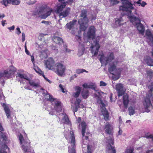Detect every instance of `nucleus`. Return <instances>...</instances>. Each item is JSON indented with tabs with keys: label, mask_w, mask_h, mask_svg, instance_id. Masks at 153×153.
I'll list each match as a JSON object with an SVG mask.
<instances>
[{
	"label": "nucleus",
	"mask_w": 153,
	"mask_h": 153,
	"mask_svg": "<svg viewBox=\"0 0 153 153\" xmlns=\"http://www.w3.org/2000/svg\"><path fill=\"white\" fill-rule=\"evenodd\" d=\"M95 28L93 26H91L88 28V32L87 35V36H84V39L85 42L86 43L90 44L89 41L91 39H92V40L94 42V43L92 44L91 48L93 49L94 48H96L95 51L92 49L91 50V53L94 54V56H96L98 54L99 50L100 48L98 42H97L96 40L94 38L95 36Z\"/></svg>",
	"instance_id": "nucleus-1"
},
{
	"label": "nucleus",
	"mask_w": 153,
	"mask_h": 153,
	"mask_svg": "<svg viewBox=\"0 0 153 153\" xmlns=\"http://www.w3.org/2000/svg\"><path fill=\"white\" fill-rule=\"evenodd\" d=\"M41 89L43 91V94L45 98L47 100L50 101L52 104H54V109L58 112H59L62 110L61 103L58 99L54 98L53 96L48 93L46 91H45L43 88Z\"/></svg>",
	"instance_id": "nucleus-2"
},
{
	"label": "nucleus",
	"mask_w": 153,
	"mask_h": 153,
	"mask_svg": "<svg viewBox=\"0 0 153 153\" xmlns=\"http://www.w3.org/2000/svg\"><path fill=\"white\" fill-rule=\"evenodd\" d=\"M151 85L148 86L149 88L150 89L149 93L146 96L143 102L145 111L147 112H149L150 109H152L153 108L150 100L153 99V96L152 94L153 90V82H151Z\"/></svg>",
	"instance_id": "nucleus-3"
},
{
	"label": "nucleus",
	"mask_w": 153,
	"mask_h": 153,
	"mask_svg": "<svg viewBox=\"0 0 153 153\" xmlns=\"http://www.w3.org/2000/svg\"><path fill=\"white\" fill-rule=\"evenodd\" d=\"M64 134L65 138L71 144V146H69L68 147L69 153H76L75 139L73 132L71 131H65Z\"/></svg>",
	"instance_id": "nucleus-4"
},
{
	"label": "nucleus",
	"mask_w": 153,
	"mask_h": 153,
	"mask_svg": "<svg viewBox=\"0 0 153 153\" xmlns=\"http://www.w3.org/2000/svg\"><path fill=\"white\" fill-rule=\"evenodd\" d=\"M87 10L83 9L81 11L80 16L83 17L79 19L78 22L80 25L79 29L80 30L85 31L88 26V19L87 17Z\"/></svg>",
	"instance_id": "nucleus-5"
},
{
	"label": "nucleus",
	"mask_w": 153,
	"mask_h": 153,
	"mask_svg": "<svg viewBox=\"0 0 153 153\" xmlns=\"http://www.w3.org/2000/svg\"><path fill=\"white\" fill-rule=\"evenodd\" d=\"M118 63L117 60L114 61L113 63L110 65L108 68V71L110 74L116 76L117 77L114 80L118 79L120 77V76L121 71V70L120 68H116V66Z\"/></svg>",
	"instance_id": "nucleus-6"
},
{
	"label": "nucleus",
	"mask_w": 153,
	"mask_h": 153,
	"mask_svg": "<svg viewBox=\"0 0 153 153\" xmlns=\"http://www.w3.org/2000/svg\"><path fill=\"white\" fill-rule=\"evenodd\" d=\"M53 10L47 6H43L40 7L38 11V13L41 16V18L45 19L48 16H50Z\"/></svg>",
	"instance_id": "nucleus-7"
},
{
	"label": "nucleus",
	"mask_w": 153,
	"mask_h": 153,
	"mask_svg": "<svg viewBox=\"0 0 153 153\" xmlns=\"http://www.w3.org/2000/svg\"><path fill=\"white\" fill-rule=\"evenodd\" d=\"M66 5V3H63L61 5H58L56 10V13H59V16L60 18L66 17L68 15L70 9L69 8H66L65 11L62 12Z\"/></svg>",
	"instance_id": "nucleus-8"
},
{
	"label": "nucleus",
	"mask_w": 153,
	"mask_h": 153,
	"mask_svg": "<svg viewBox=\"0 0 153 153\" xmlns=\"http://www.w3.org/2000/svg\"><path fill=\"white\" fill-rule=\"evenodd\" d=\"M19 138L22 149L23 151L31 149L30 146V141L27 138L24 139L23 136L20 134L19 136Z\"/></svg>",
	"instance_id": "nucleus-9"
},
{
	"label": "nucleus",
	"mask_w": 153,
	"mask_h": 153,
	"mask_svg": "<svg viewBox=\"0 0 153 153\" xmlns=\"http://www.w3.org/2000/svg\"><path fill=\"white\" fill-rule=\"evenodd\" d=\"M66 69V66L60 63H57L55 64L53 70L58 75L62 76L65 73Z\"/></svg>",
	"instance_id": "nucleus-10"
},
{
	"label": "nucleus",
	"mask_w": 153,
	"mask_h": 153,
	"mask_svg": "<svg viewBox=\"0 0 153 153\" xmlns=\"http://www.w3.org/2000/svg\"><path fill=\"white\" fill-rule=\"evenodd\" d=\"M114 59V56L113 53L111 52H109L106 56H105L104 55H101L99 60L102 64H105L106 65Z\"/></svg>",
	"instance_id": "nucleus-11"
},
{
	"label": "nucleus",
	"mask_w": 153,
	"mask_h": 153,
	"mask_svg": "<svg viewBox=\"0 0 153 153\" xmlns=\"http://www.w3.org/2000/svg\"><path fill=\"white\" fill-rule=\"evenodd\" d=\"M13 74V71L10 68L4 71L3 73H0V79H3V77L5 79H8Z\"/></svg>",
	"instance_id": "nucleus-12"
},
{
	"label": "nucleus",
	"mask_w": 153,
	"mask_h": 153,
	"mask_svg": "<svg viewBox=\"0 0 153 153\" xmlns=\"http://www.w3.org/2000/svg\"><path fill=\"white\" fill-rule=\"evenodd\" d=\"M54 63L55 62L52 58H50L45 61V64L46 68L53 71L55 65Z\"/></svg>",
	"instance_id": "nucleus-13"
},
{
	"label": "nucleus",
	"mask_w": 153,
	"mask_h": 153,
	"mask_svg": "<svg viewBox=\"0 0 153 153\" xmlns=\"http://www.w3.org/2000/svg\"><path fill=\"white\" fill-rule=\"evenodd\" d=\"M108 145L107 146L108 153H116V150L114 147L111 146V144H114V139L112 138H110L108 141Z\"/></svg>",
	"instance_id": "nucleus-14"
},
{
	"label": "nucleus",
	"mask_w": 153,
	"mask_h": 153,
	"mask_svg": "<svg viewBox=\"0 0 153 153\" xmlns=\"http://www.w3.org/2000/svg\"><path fill=\"white\" fill-rule=\"evenodd\" d=\"M116 89L118 93V96H120L123 95L126 91V89L123 88V85L121 83L117 84Z\"/></svg>",
	"instance_id": "nucleus-15"
},
{
	"label": "nucleus",
	"mask_w": 153,
	"mask_h": 153,
	"mask_svg": "<svg viewBox=\"0 0 153 153\" xmlns=\"http://www.w3.org/2000/svg\"><path fill=\"white\" fill-rule=\"evenodd\" d=\"M81 102V100L80 99L77 98L75 102L74 105L72 106L71 108L74 112V114L75 112L77 111L78 108L80 107L79 105Z\"/></svg>",
	"instance_id": "nucleus-16"
},
{
	"label": "nucleus",
	"mask_w": 153,
	"mask_h": 153,
	"mask_svg": "<svg viewBox=\"0 0 153 153\" xmlns=\"http://www.w3.org/2000/svg\"><path fill=\"white\" fill-rule=\"evenodd\" d=\"M130 100L128 98V96L127 94H124L123 96V103L125 108H127Z\"/></svg>",
	"instance_id": "nucleus-17"
},
{
	"label": "nucleus",
	"mask_w": 153,
	"mask_h": 153,
	"mask_svg": "<svg viewBox=\"0 0 153 153\" xmlns=\"http://www.w3.org/2000/svg\"><path fill=\"white\" fill-rule=\"evenodd\" d=\"M97 94H98V93H95L94 95V97L96 98L97 102L100 104V106L101 108H105V104L101 100L100 97Z\"/></svg>",
	"instance_id": "nucleus-18"
},
{
	"label": "nucleus",
	"mask_w": 153,
	"mask_h": 153,
	"mask_svg": "<svg viewBox=\"0 0 153 153\" xmlns=\"http://www.w3.org/2000/svg\"><path fill=\"white\" fill-rule=\"evenodd\" d=\"M62 118V123L71 125V123L69 121L67 115L65 113H62L59 114Z\"/></svg>",
	"instance_id": "nucleus-19"
},
{
	"label": "nucleus",
	"mask_w": 153,
	"mask_h": 153,
	"mask_svg": "<svg viewBox=\"0 0 153 153\" xmlns=\"http://www.w3.org/2000/svg\"><path fill=\"white\" fill-rule=\"evenodd\" d=\"M112 126L109 123H107L105 125V129L107 134L112 135Z\"/></svg>",
	"instance_id": "nucleus-20"
},
{
	"label": "nucleus",
	"mask_w": 153,
	"mask_h": 153,
	"mask_svg": "<svg viewBox=\"0 0 153 153\" xmlns=\"http://www.w3.org/2000/svg\"><path fill=\"white\" fill-rule=\"evenodd\" d=\"M84 45L79 42V48L77 53L78 56H80L82 55L84 53Z\"/></svg>",
	"instance_id": "nucleus-21"
},
{
	"label": "nucleus",
	"mask_w": 153,
	"mask_h": 153,
	"mask_svg": "<svg viewBox=\"0 0 153 153\" xmlns=\"http://www.w3.org/2000/svg\"><path fill=\"white\" fill-rule=\"evenodd\" d=\"M145 35L147 37V39L151 42L153 45V35L149 30L147 29L146 30L145 33Z\"/></svg>",
	"instance_id": "nucleus-22"
},
{
	"label": "nucleus",
	"mask_w": 153,
	"mask_h": 153,
	"mask_svg": "<svg viewBox=\"0 0 153 153\" xmlns=\"http://www.w3.org/2000/svg\"><path fill=\"white\" fill-rule=\"evenodd\" d=\"M137 27L139 33L143 35L144 34L145 29L143 25L140 23L137 24Z\"/></svg>",
	"instance_id": "nucleus-23"
},
{
	"label": "nucleus",
	"mask_w": 153,
	"mask_h": 153,
	"mask_svg": "<svg viewBox=\"0 0 153 153\" xmlns=\"http://www.w3.org/2000/svg\"><path fill=\"white\" fill-rule=\"evenodd\" d=\"M2 106L4 108V109L7 118H9L10 117V110L9 107L7 105L4 103H3Z\"/></svg>",
	"instance_id": "nucleus-24"
},
{
	"label": "nucleus",
	"mask_w": 153,
	"mask_h": 153,
	"mask_svg": "<svg viewBox=\"0 0 153 153\" xmlns=\"http://www.w3.org/2000/svg\"><path fill=\"white\" fill-rule=\"evenodd\" d=\"M53 40L56 44L60 45L63 43L62 39L60 37L56 36H54L53 38Z\"/></svg>",
	"instance_id": "nucleus-25"
},
{
	"label": "nucleus",
	"mask_w": 153,
	"mask_h": 153,
	"mask_svg": "<svg viewBox=\"0 0 153 153\" xmlns=\"http://www.w3.org/2000/svg\"><path fill=\"white\" fill-rule=\"evenodd\" d=\"M145 62L148 65L150 66H153V60L149 56H146L144 59Z\"/></svg>",
	"instance_id": "nucleus-26"
},
{
	"label": "nucleus",
	"mask_w": 153,
	"mask_h": 153,
	"mask_svg": "<svg viewBox=\"0 0 153 153\" xmlns=\"http://www.w3.org/2000/svg\"><path fill=\"white\" fill-rule=\"evenodd\" d=\"M123 21L122 19L121 18H116L115 19V25L114 26V27H117L118 26H120L122 25L123 24L121 22Z\"/></svg>",
	"instance_id": "nucleus-27"
},
{
	"label": "nucleus",
	"mask_w": 153,
	"mask_h": 153,
	"mask_svg": "<svg viewBox=\"0 0 153 153\" xmlns=\"http://www.w3.org/2000/svg\"><path fill=\"white\" fill-rule=\"evenodd\" d=\"M33 69L35 70L36 72L40 75H42L44 78L46 79L47 81H48L49 83H50V81L47 78L45 77V75H44V73L41 71L40 69H39L38 68H33Z\"/></svg>",
	"instance_id": "nucleus-28"
},
{
	"label": "nucleus",
	"mask_w": 153,
	"mask_h": 153,
	"mask_svg": "<svg viewBox=\"0 0 153 153\" xmlns=\"http://www.w3.org/2000/svg\"><path fill=\"white\" fill-rule=\"evenodd\" d=\"M103 110L102 111V113L103 116H104V119L105 120H108L109 113L108 111L106 110L105 108H102Z\"/></svg>",
	"instance_id": "nucleus-29"
},
{
	"label": "nucleus",
	"mask_w": 153,
	"mask_h": 153,
	"mask_svg": "<svg viewBox=\"0 0 153 153\" xmlns=\"http://www.w3.org/2000/svg\"><path fill=\"white\" fill-rule=\"evenodd\" d=\"M76 92L74 94L73 96L74 97L76 98L80 94L81 90V88L79 86H76L75 88Z\"/></svg>",
	"instance_id": "nucleus-30"
},
{
	"label": "nucleus",
	"mask_w": 153,
	"mask_h": 153,
	"mask_svg": "<svg viewBox=\"0 0 153 153\" xmlns=\"http://www.w3.org/2000/svg\"><path fill=\"white\" fill-rule=\"evenodd\" d=\"M76 22V20H73V21L70 22L69 23H67L66 25L67 28L71 30L75 24Z\"/></svg>",
	"instance_id": "nucleus-31"
},
{
	"label": "nucleus",
	"mask_w": 153,
	"mask_h": 153,
	"mask_svg": "<svg viewBox=\"0 0 153 153\" xmlns=\"http://www.w3.org/2000/svg\"><path fill=\"white\" fill-rule=\"evenodd\" d=\"M129 114L130 116L133 115L135 113V107L131 106L128 108Z\"/></svg>",
	"instance_id": "nucleus-32"
},
{
	"label": "nucleus",
	"mask_w": 153,
	"mask_h": 153,
	"mask_svg": "<svg viewBox=\"0 0 153 153\" xmlns=\"http://www.w3.org/2000/svg\"><path fill=\"white\" fill-rule=\"evenodd\" d=\"M81 126L82 127V133L83 137H84L85 133V132L86 127V126L85 123L83 121L81 122Z\"/></svg>",
	"instance_id": "nucleus-33"
},
{
	"label": "nucleus",
	"mask_w": 153,
	"mask_h": 153,
	"mask_svg": "<svg viewBox=\"0 0 153 153\" xmlns=\"http://www.w3.org/2000/svg\"><path fill=\"white\" fill-rule=\"evenodd\" d=\"M89 88H91L94 90L95 91V93H98L99 95L100 94V91L96 89V87L95 85V84L93 83L90 84Z\"/></svg>",
	"instance_id": "nucleus-34"
},
{
	"label": "nucleus",
	"mask_w": 153,
	"mask_h": 153,
	"mask_svg": "<svg viewBox=\"0 0 153 153\" xmlns=\"http://www.w3.org/2000/svg\"><path fill=\"white\" fill-rule=\"evenodd\" d=\"M82 95L84 99L87 98L89 95L88 91L86 89H83L82 92Z\"/></svg>",
	"instance_id": "nucleus-35"
},
{
	"label": "nucleus",
	"mask_w": 153,
	"mask_h": 153,
	"mask_svg": "<svg viewBox=\"0 0 153 153\" xmlns=\"http://www.w3.org/2000/svg\"><path fill=\"white\" fill-rule=\"evenodd\" d=\"M29 83L31 86H33L35 88H36L39 86L38 83H36L33 81H29Z\"/></svg>",
	"instance_id": "nucleus-36"
},
{
	"label": "nucleus",
	"mask_w": 153,
	"mask_h": 153,
	"mask_svg": "<svg viewBox=\"0 0 153 153\" xmlns=\"http://www.w3.org/2000/svg\"><path fill=\"white\" fill-rule=\"evenodd\" d=\"M4 148L0 149V153H7V152L4 151V150H9V148L6 145H4L3 146Z\"/></svg>",
	"instance_id": "nucleus-37"
},
{
	"label": "nucleus",
	"mask_w": 153,
	"mask_h": 153,
	"mask_svg": "<svg viewBox=\"0 0 153 153\" xmlns=\"http://www.w3.org/2000/svg\"><path fill=\"white\" fill-rule=\"evenodd\" d=\"M76 72L78 74L83 73V72H88V71L83 69H78L76 70Z\"/></svg>",
	"instance_id": "nucleus-38"
},
{
	"label": "nucleus",
	"mask_w": 153,
	"mask_h": 153,
	"mask_svg": "<svg viewBox=\"0 0 153 153\" xmlns=\"http://www.w3.org/2000/svg\"><path fill=\"white\" fill-rule=\"evenodd\" d=\"M110 2L111 5L113 6L117 4L119 1L117 0H110Z\"/></svg>",
	"instance_id": "nucleus-39"
},
{
	"label": "nucleus",
	"mask_w": 153,
	"mask_h": 153,
	"mask_svg": "<svg viewBox=\"0 0 153 153\" xmlns=\"http://www.w3.org/2000/svg\"><path fill=\"white\" fill-rule=\"evenodd\" d=\"M76 40L78 42L79 44V42L81 43H82V44L83 43V44L85 43L83 42H82L81 41V37L80 36H76Z\"/></svg>",
	"instance_id": "nucleus-40"
},
{
	"label": "nucleus",
	"mask_w": 153,
	"mask_h": 153,
	"mask_svg": "<svg viewBox=\"0 0 153 153\" xmlns=\"http://www.w3.org/2000/svg\"><path fill=\"white\" fill-rule=\"evenodd\" d=\"M20 3V0H13L12 4L13 5H18Z\"/></svg>",
	"instance_id": "nucleus-41"
},
{
	"label": "nucleus",
	"mask_w": 153,
	"mask_h": 153,
	"mask_svg": "<svg viewBox=\"0 0 153 153\" xmlns=\"http://www.w3.org/2000/svg\"><path fill=\"white\" fill-rule=\"evenodd\" d=\"M24 152L25 153H34V150L32 149Z\"/></svg>",
	"instance_id": "nucleus-42"
},
{
	"label": "nucleus",
	"mask_w": 153,
	"mask_h": 153,
	"mask_svg": "<svg viewBox=\"0 0 153 153\" xmlns=\"http://www.w3.org/2000/svg\"><path fill=\"white\" fill-rule=\"evenodd\" d=\"M64 86L61 84H60L59 85V87L60 88L62 91L63 93H65V90L64 88L63 87Z\"/></svg>",
	"instance_id": "nucleus-43"
},
{
	"label": "nucleus",
	"mask_w": 153,
	"mask_h": 153,
	"mask_svg": "<svg viewBox=\"0 0 153 153\" xmlns=\"http://www.w3.org/2000/svg\"><path fill=\"white\" fill-rule=\"evenodd\" d=\"M91 146L89 145H88L87 149H88V152L87 153H92L91 151Z\"/></svg>",
	"instance_id": "nucleus-44"
},
{
	"label": "nucleus",
	"mask_w": 153,
	"mask_h": 153,
	"mask_svg": "<svg viewBox=\"0 0 153 153\" xmlns=\"http://www.w3.org/2000/svg\"><path fill=\"white\" fill-rule=\"evenodd\" d=\"M90 84H88L86 83L84 84L82 86L85 88H89L90 87Z\"/></svg>",
	"instance_id": "nucleus-45"
},
{
	"label": "nucleus",
	"mask_w": 153,
	"mask_h": 153,
	"mask_svg": "<svg viewBox=\"0 0 153 153\" xmlns=\"http://www.w3.org/2000/svg\"><path fill=\"white\" fill-rule=\"evenodd\" d=\"M130 102L132 103H134L136 102V98L134 97L133 99H130Z\"/></svg>",
	"instance_id": "nucleus-46"
},
{
	"label": "nucleus",
	"mask_w": 153,
	"mask_h": 153,
	"mask_svg": "<svg viewBox=\"0 0 153 153\" xmlns=\"http://www.w3.org/2000/svg\"><path fill=\"white\" fill-rule=\"evenodd\" d=\"M107 85V84L105 82L101 81L100 82V86H105Z\"/></svg>",
	"instance_id": "nucleus-47"
},
{
	"label": "nucleus",
	"mask_w": 153,
	"mask_h": 153,
	"mask_svg": "<svg viewBox=\"0 0 153 153\" xmlns=\"http://www.w3.org/2000/svg\"><path fill=\"white\" fill-rule=\"evenodd\" d=\"M0 99H4V97L1 91H0Z\"/></svg>",
	"instance_id": "nucleus-48"
},
{
	"label": "nucleus",
	"mask_w": 153,
	"mask_h": 153,
	"mask_svg": "<svg viewBox=\"0 0 153 153\" xmlns=\"http://www.w3.org/2000/svg\"><path fill=\"white\" fill-rule=\"evenodd\" d=\"M64 50H65V51L66 52H68L69 53L70 51V50H68L67 49V46L65 45H64Z\"/></svg>",
	"instance_id": "nucleus-49"
},
{
	"label": "nucleus",
	"mask_w": 153,
	"mask_h": 153,
	"mask_svg": "<svg viewBox=\"0 0 153 153\" xmlns=\"http://www.w3.org/2000/svg\"><path fill=\"white\" fill-rule=\"evenodd\" d=\"M25 34L24 33H22V42H24L25 40Z\"/></svg>",
	"instance_id": "nucleus-50"
},
{
	"label": "nucleus",
	"mask_w": 153,
	"mask_h": 153,
	"mask_svg": "<svg viewBox=\"0 0 153 153\" xmlns=\"http://www.w3.org/2000/svg\"><path fill=\"white\" fill-rule=\"evenodd\" d=\"M16 33L18 35H19L21 33L19 27H17L16 28Z\"/></svg>",
	"instance_id": "nucleus-51"
},
{
	"label": "nucleus",
	"mask_w": 153,
	"mask_h": 153,
	"mask_svg": "<svg viewBox=\"0 0 153 153\" xmlns=\"http://www.w3.org/2000/svg\"><path fill=\"white\" fill-rule=\"evenodd\" d=\"M17 76L20 77L21 78H24V77L25 74H22L20 73L17 74Z\"/></svg>",
	"instance_id": "nucleus-52"
},
{
	"label": "nucleus",
	"mask_w": 153,
	"mask_h": 153,
	"mask_svg": "<svg viewBox=\"0 0 153 153\" xmlns=\"http://www.w3.org/2000/svg\"><path fill=\"white\" fill-rule=\"evenodd\" d=\"M3 4L5 6H7L8 3L7 2V0H3Z\"/></svg>",
	"instance_id": "nucleus-53"
},
{
	"label": "nucleus",
	"mask_w": 153,
	"mask_h": 153,
	"mask_svg": "<svg viewBox=\"0 0 153 153\" xmlns=\"http://www.w3.org/2000/svg\"><path fill=\"white\" fill-rule=\"evenodd\" d=\"M1 137L3 139V140H6L7 139V137L6 135L3 134L1 135Z\"/></svg>",
	"instance_id": "nucleus-54"
},
{
	"label": "nucleus",
	"mask_w": 153,
	"mask_h": 153,
	"mask_svg": "<svg viewBox=\"0 0 153 153\" xmlns=\"http://www.w3.org/2000/svg\"><path fill=\"white\" fill-rule=\"evenodd\" d=\"M14 28L15 26L14 25H13L12 26L8 28V29L10 30H14Z\"/></svg>",
	"instance_id": "nucleus-55"
},
{
	"label": "nucleus",
	"mask_w": 153,
	"mask_h": 153,
	"mask_svg": "<svg viewBox=\"0 0 153 153\" xmlns=\"http://www.w3.org/2000/svg\"><path fill=\"white\" fill-rule=\"evenodd\" d=\"M51 48H52V49L53 50H58L57 48L55 46H54V45L51 46Z\"/></svg>",
	"instance_id": "nucleus-56"
},
{
	"label": "nucleus",
	"mask_w": 153,
	"mask_h": 153,
	"mask_svg": "<svg viewBox=\"0 0 153 153\" xmlns=\"http://www.w3.org/2000/svg\"><path fill=\"white\" fill-rule=\"evenodd\" d=\"M31 60L32 62H33V65L34 64V57L33 56H31Z\"/></svg>",
	"instance_id": "nucleus-57"
},
{
	"label": "nucleus",
	"mask_w": 153,
	"mask_h": 153,
	"mask_svg": "<svg viewBox=\"0 0 153 153\" xmlns=\"http://www.w3.org/2000/svg\"><path fill=\"white\" fill-rule=\"evenodd\" d=\"M146 4H147L145 2L143 1L142 3H141V4H140L142 7H144Z\"/></svg>",
	"instance_id": "nucleus-58"
},
{
	"label": "nucleus",
	"mask_w": 153,
	"mask_h": 153,
	"mask_svg": "<svg viewBox=\"0 0 153 153\" xmlns=\"http://www.w3.org/2000/svg\"><path fill=\"white\" fill-rule=\"evenodd\" d=\"M23 79H26L27 80H28L29 81H30L29 80V78L25 74L24 75Z\"/></svg>",
	"instance_id": "nucleus-59"
},
{
	"label": "nucleus",
	"mask_w": 153,
	"mask_h": 153,
	"mask_svg": "<svg viewBox=\"0 0 153 153\" xmlns=\"http://www.w3.org/2000/svg\"><path fill=\"white\" fill-rule=\"evenodd\" d=\"M6 22V20H4L1 22V24L3 26H4L5 22Z\"/></svg>",
	"instance_id": "nucleus-60"
},
{
	"label": "nucleus",
	"mask_w": 153,
	"mask_h": 153,
	"mask_svg": "<svg viewBox=\"0 0 153 153\" xmlns=\"http://www.w3.org/2000/svg\"><path fill=\"white\" fill-rule=\"evenodd\" d=\"M0 131H3V128L1 126V123H0Z\"/></svg>",
	"instance_id": "nucleus-61"
},
{
	"label": "nucleus",
	"mask_w": 153,
	"mask_h": 153,
	"mask_svg": "<svg viewBox=\"0 0 153 153\" xmlns=\"http://www.w3.org/2000/svg\"><path fill=\"white\" fill-rule=\"evenodd\" d=\"M25 88L27 90H31V88L29 86H25Z\"/></svg>",
	"instance_id": "nucleus-62"
},
{
	"label": "nucleus",
	"mask_w": 153,
	"mask_h": 153,
	"mask_svg": "<svg viewBox=\"0 0 153 153\" xmlns=\"http://www.w3.org/2000/svg\"><path fill=\"white\" fill-rule=\"evenodd\" d=\"M13 0H7V2L8 3H12V4H13Z\"/></svg>",
	"instance_id": "nucleus-63"
},
{
	"label": "nucleus",
	"mask_w": 153,
	"mask_h": 153,
	"mask_svg": "<svg viewBox=\"0 0 153 153\" xmlns=\"http://www.w3.org/2000/svg\"><path fill=\"white\" fill-rule=\"evenodd\" d=\"M5 17V15L4 14H0V18H2Z\"/></svg>",
	"instance_id": "nucleus-64"
}]
</instances>
